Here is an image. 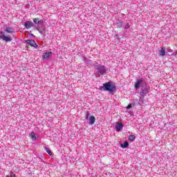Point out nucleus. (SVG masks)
I'll return each instance as SVG.
<instances>
[{
    "instance_id": "nucleus-3",
    "label": "nucleus",
    "mask_w": 177,
    "mask_h": 177,
    "mask_svg": "<svg viewBox=\"0 0 177 177\" xmlns=\"http://www.w3.org/2000/svg\"><path fill=\"white\" fill-rule=\"evenodd\" d=\"M0 38L1 39H3V41H5L6 42H10V41H12V37L5 35V34H3V32H0Z\"/></svg>"
},
{
    "instance_id": "nucleus-6",
    "label": "nucleus",
    "mask_w": 177,
    "mask_h": 177,
    "mask_svg": "<svg viewBox=\"0 0 177 177\" xmlns=\"http://www.w3.org/2000/svg\"><path fill=\"white\" fill-rule=\"evenodd\" d=\"M143 82V80L142 79H138L136 80V83H135V88L136 89H139V86H140V84Z\"/></svg>"
},
{
    "instance_id": "nucleus-8",
    "label": "nucleus",
    "mask_w": 177,
    "mask_h": 177,
    "mask_svg": "<svg viewBox=\"0 0 177 177\" xmlns=\"http://www.w3.org/2000/svg\"><path fill=\"white\" fill-rule=\"evenodd\" d=\"M27 44H28V45H30V46H33V48H37L38 46V45L37 44V43H35V41L34 40H27Z\"/></svg>"
},
{
    "instance_id": "nucleus-20",
    "label": "nucleus",
    "mask_w": 177,
    "mask_h": 177,
    "mask_svg": "<svg viewBox=\"0 0 177 177\" xmlns=\"http://www.w3.org/2000/svg\"><path fill=\"white\" fill-rule=\"evenodd\" d=\"M86 120H88V118H89V113H87V114L86 115Z\"/></svg>"
},
{
    "instance_id": "nucleus-13",
    "label": "nucleus",
    "mask_w": 177,
    "mask_h": 177,
    "mask_svg": "<svg viewBox=\"0 0 177 177\" xmlns=\"http://www.w3.org/2000/svg\"><path fill=\"white\" fill-rule=\"evenodd\" d=\"M136 139V136L135 135H130L129 136V140L131 142H133Z\"/></svg>"
},
{
    "instance_id": "nucleus-16",
    "label": "nucleus",
    "mask_w": 177,
    "mask_h": 177,
    "mask_svg": "<svg viewBox=\"0 0 177 177\" xmlns=\"http://www.w3.org/2000/svg\"><path fill=\"white\" fill-rule=\"evenodd\" d=\"M45 150L48 153V154H49V156H50L51 157L53 156V153H52V151H50V149H49V148L45 147Z\"/></svg>"
},
{
    "instance_id": "nucleus-14",
    "label": "nucleus",
    "mask_w": 177,
    "mask_h": 177,
    "mask_svg": "<svg viewBox=\"0 0 177 177\" xmlns=\"http://www.w3.org/2000/svg\"><path fill=\"white\" fill-rule=\"evenodd\" d=\"M30 136L32 140H37V137L35 136V133L31 132Z\"/></svg>"
},
{
    "instance_id": "nucleus-7",
    "label": "nucleus",
    "mask_w": 177,
    "mask_h": 177,
    "mask_svg": "<svg viewBox=\"0 0 177 177\" xmlns=\"http://www.w3.org/2000/svg\"><path fill=\"white\" fill-rule=\"evenodd\" d=\"M115 128L118 132H121V131H122V128H124V124H122V123H117Z\"/></svg>"
},
{
    "instance_id": "nucleus-15",
    "label": "nucleus",
    "mask_w": 177,
    "mask_h": 177,
    "mask_svg": "<svg viewBox=\"0 0 177 177\" xmlns=\"http://www.w3.org/2000/svg\"><path fill=\"white\" fill-rule=\"evenodd\" d=\"M159 55L165 56V50H164V48H161V50H159Z\"/></svg>"
},
{
    "instance_id": "nucleus-18",
    "label": "nucleus",
    "mask_w": 177,
    "mask_h": 177,
    "mask_svg": "<svg viewBox=\"0 0 177 177\" xmlns=\"http://www.w3.org/2000/svg\"><path fill=\"white\" fill-rule=\"evenodd\" d=\"M127 109H132V104H129L127 106Z\"/></svg>"
},
{
    "instance_id": "nucleus-12",
    "label": "nucleus",
    "mask_w": 177,
    "mask_h": 177,
    "mask_svg": "<svg viewBox=\"0 0 177 177\" xmlns=\"http://www.w3.org/2000/svg\"><path fill=\"white\" fill-rule=\"evenodd\" d=\"M4 31H6V32H8V34H12V32H15V30H13V29H12L11 28H6Z\"/></svg>"
},
{
    "instance_id": "nucleus-10",
    "label": "nucleus",
    "mask_w": 177,
    "mask_h": 177,
    "mask_svg": "<svg viewBox=\"0 0 177 177\" xmlns=\"http://www.w3.org/2000/svg\"><path fill=\"white\" fill-rule=\"evenodd\" d=\"M88 120L90 122L91 125H93L95 124V121H96V118H95V116L91 115L89 117Z\"/></svg>"
},
{
    "instance_id": "nucleus-9",
    "label": "nucleus",
    "mask_w": 177,
    "mask_h": 177,
    "mask_svg": "<svg viewBox=\"0 0 177 177\" xmlns=\"http://www.w3.org/2000/svg\"><path fill=\"white\" fill-rule=\"evenodd\" d=\"M35 24H44V20H39V18L33 19Z\"/></svg>"
},
{
    "instance_id": "nucleus-19",
    "label": "nucleus",
    "mask_w": 177,
    "mask_h": 177,
    "mask_svg": "<svg viewBox=\"0 0 177 177\" xmlns=\"http://www.w3.org/2000/svg\"><path fill=\"white\" fill-rule=\"evenodd\" d=\"M146 92H147V89L142 90V93H146Z\"/></svg>"
},
{
    "instance_id": "nucleus-2",
    "label": "nucleus",
    "mask_w": 177,
    "mask_h": 177,
    "mask_svg": "<svg viewBox=\"0 0 177 177\" xmlns=\"http://www.w3.org/2000/svg\"><path fill=\"white\" fill-rule=\"evenodd\" d=\"M96 68L97 69L98 73L101 75L106 74V71H107L106 67L103 65H97L96 66Z\"/></svg>"
},
{
    "instance_id": "nucleus-17",
    "label": "nucleus",
    "mask_w": 177,
    "mask_h": 177,
    "mask_svg": "<svg viewBox=\"0 0 177 177\" xmlns=\"http://www.w3.org/2000/svg\"><path fill=\"white\" fill-rule=\"evenodd\" d=\"M6 177H16V174L13 171H10L8 175L6 176Z\"/></svg>"
},
{
    "instance_id": "nucleus-21",
    "label": "nucleus",
    "mask_w": 177,
    "mask_h": 177,
    "mask_svg": "<svg viewBox=\"0 0 177 177\" xmlns=\"http://www.w3.org/2000/svg\"><path fill=\"white\" fill-rule=\"evenodd\" d=\"M125 28H127V29L129 28V24H127L126 25V26H125Z\"/></svg>"
},
{
    "instance_id": "nucleus-4",
    "label": "nucleus",
    "mask_w": 177,
    "mask_h": 177,
    "mask_svg": "<svg viewBox=\"0 0 177 177\" xmlns=\"http://www.w3.org/2000/svg\"><path fill=\"white\" fill-rule=\"evenodd\" d=\"M53 53L48 52V53H44L42 55V59L44 61L48 60L49 58L52 56Z\"/></svg>"
},
{
    "instance_id": "nucleus-5",
    "label": "nucleus",
    "mask_w": 177,
    "mask_h": 177,
    "mask_svg": "<svg viewBox=\"0 0 177 177\" xmlns=\"http://www.w3.org/2000/svg\"><path fill=\"white\" fill-rule=\"evenodd\" d=\"M24 26L26 27V28L28 30L31 28V27L34 26V23H32V21H28L25 23Z\"/></svg>"
},
{
    "instance_id": "nucleus-11",
    "label": "nucleus",
    "mask_w": 177,
    "mask_h": 177,
    "mask_svg": "<svg viewBox=\"0 0 177 177\" xmlns=\"http://www.w3.org/2000/svg\"><path fill=\"white\" fill-rule=\"evenodd\" d=\"M128 146H129V143H128V142H127V141H125L124 142V144L120 145V147H122V149H127V147H128Z\"/></svg>"
},
{
    "instance_id": "nucleus-1",
    "label": "nucleus",
    "mask_w": 177,
    "mask_h": 177,
    "mask_svg": "<svg viewBox=\"0 0 177 177\" xmlns=\"http://www.w3.org/2000/svg\"><path fill=\"white\" fill-rule=\"evenodd\" d=\"M100 91H108L111 95H114V93L117 91V86H115V84L111 83V82H108L104 84L103 86L100 87Z\"/></svg>"
}]
</instances>
